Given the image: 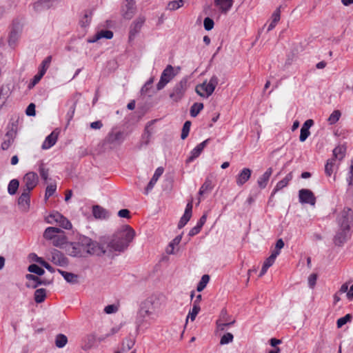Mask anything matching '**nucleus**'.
I'll use <instances>...</instances> for the list:
<instances>
[{"mask_svg": "<svg viewBox=\"0 0 353 353\" xmlns=\"http://www.w3.org/2000/svg\"><path fill=\"white\" fill-rule=\"evenodd\" d=\"M65 250L71 256L85 258L97 254L101 248L97 241L86 236L81 235L74 241L68 243Z\"/></svg>", "mask_w": 353, "mask_h": 353, "instance_id": "1", "label": "nucleus"}, {"mask_svg": "<svg viewBox=\"0 0 353 353\" xmlns=\"http://www.w3.org/2000/svg\"><path fill=\"white\" fill-rule=\"evenodd\" d=\"M352 220V210L350 208H344L337 218L339 228L334 236V243L336 245H341L347 240Z\"/></svg>", "mask_w": 353, "mask_h": 353, "instance_id": "2", "label": "nucleus"}, {"mask_svg": "<svg viewBox=\"0 0 353 353\" xmlns=\"http://www.w3.org/2000/svg\"><path fill=\"white\" fill-rule=\"evenodd\" d=\"M134 236V230L130 226L126 225L113 235L108 247L110 250L123 252L132 241Z\"/></svg>", "mask_w": 353, "mask_h": 353, "instance_id": "3", "label": "nucleus"}, {"mask_svg": "<svg viewBox=\"0 0 353 353\" xmlns=\"http://www.w3.org/2000/svg\"><path fill=\"white\" fill-rule=\"evenodd\" d=\"M159 308V299L156 296H150L141 302L137 317V325L141 326L145 318H150Z\"/></svg>", "mask_w": 353, "mask_h": 353, "instance_id": "4", "label": "nucleus"}, {"mask_svg": "<svg viewBox=\"0 0 353 353\" xmlns=\"http://www.w3.org/2000/svg\"><path fill=\"white\" fill-rule=\"evenodd\" d=\"M128 136V133L121 130L120 128L115 127L111 129L105 138V143L111 146V148H115L121 145L125 140Z\"/></svg>", "mask_w": 353, "mask_h": 353, "instance_id": "5", "label": "nucleus"}, {"mask_svg": "<svg viewBox=\"0 0 353 353\" xmlns=\"http://www.w3.org/2000/svg\"><path fill=\"white\" fill-rule=\"evenodd\" d=\"M218 83V77L213 75L209 81H205L203 83L198 85L196 87V92L199 96L208 98L214 92Z\"/></svg>", "mask_w": 353, "mask_h": 353, "instance_id": "6", "label": "nucleus"}, {"mask_svg": "<svg viewBox=\"0 0 353 353\" xmlns=\"http://www.w3.org/2000/svg\"><path fill=\"white\" fill-rule=\"evenodd\" d=\"M188 81L183 78L179 82L176 83L170 92V97L174 101H180L184 96L187 89Z\"/></svg>", "mask_w": 353, "mask_h": 353, "instance_id": "7", "label": "nucleus"}, {"mask_svg": "<svg viewBox=\"0 0 353 353\" xmlns=\"http://www.w3.org/2000/svg\"><path fill=\"white\" fill-rule=\"evenodd\" d=\"M174 69L171 65H168L163 70L160 80L157 85V89L161 90L176 76Z\"/></svg>", "mask_w": 353, "mask_h": 353, "instance_id": "8", "label": "nucleus"}, {"mask_svg": "<svg viewBox=\"0 0 353 353\" xmlns=\"http://www.w3.org/2000/svg\"><path fill=\"white\" fill-rule=\"evenodd\" d=\"M299 201L301 203L314 206L316 203V197L310 190L301 189L299 191Z\"/></svg>", "mask_w": 353, "mask_h": 353, "instance_id": "9", "label": "nucleus"}, {"mask_svg": "<svg viewBox=\"0 0 353 353\" xmlns=\"http://www.w3.org/2000/svg\"><path fill=\"white\" fill-rule=\"evenodd\" d=\"M50 261L56 265L65 267L68 265V258L59 250L54 249L51 252Z\"/></svg>", "mask_w": 353, "mask_h": 353, "instance_id": "10", "label": "nucleus"}, {"mask_svg": "<svg viewBox=\"0 0 353 353\" xmlns=\"http://www.w3.org/2000/svg\"><path fill=\"white\" fill-rule=\"evenodd\" d=\"M23 183L25 184L24 190L31 192L38 183V176L34 172L27 173L23 177Z\"/></svg>", "mask_w": 353, "mask_h": 353, "instance_id": "11", "label": "nucleus"}, {"mask_svg": "<svg viewBox=\"0 0 353 353\" xmlns=\"http://www.w3.org/2000/svg\"><path fill=\"white\" fill-rule=\"evenodd\" d=\"M30 205V192L23 190L18 199V205L23 212H28Z\"/></svg>", "mask_w": 353, "mask_h": 353, "instance_id": "12", "label": "nucleus"}, {"mask_svg": "<svg viewBox=\"0 0 353 353\" xmlns=\"http://www.w3.org/2000/svg\"><path fill=\"white\" fill-rule=\"evenodd\" d=\"M152 133L153 132L150 128V125H146L144 129V132L141 135V139L137 145V148L138 150H141V148L147 146L150 143L152 139Z\"/></svg>", "mask_w": 353, "mask_h": 353, "instance_id": "13", "label": "nucleus"}, {"mask_svg": "<svg viewBox=\"0 0 353 353\" xmlns=\"http://www.w3.org/2000/svg\"><path fill=\"white\" fill-rule=\"evenodd\" d=\"M121 11L123 17L125 19H132L136 11L135 3L134 0H125V3L122 7Z\"/></svg>", "mask_w": 353, "mask_h": 353, "instance_id": "14", "label": "nucleus"}, {"mask_svg": "<svg viewBox=\"0 0 353 353\" xmlns=\"http://www.w3.org/2000/svg\"><path fill=\"white\" fill-rule=\"evenodd\" d=\"M210 139H207L201 143L198 144L190 152V157L187 159L186 163H189L192 162L195 159L199 157V155L203 152L204 148L207 145Z\"/></svg>", "mask_w": 353, "mask_h": 353, "instance_id": "15", "label": "nucleus"}, {"mask_svg": "<svg viewBox=\"0 0 353 353\" xmlns=\"http://www.w3.org/2000/svg\"><path fill=\"white\" fill-rule=\"evenodd\" d=\"M278 255H279L278 251H272V252L270 256L265 259V261H264V263L263 264L261 270L259 275V277L263 276L267 272L268 268L274 264Z\"/></svg>", "mask_w": 353, "mask_h": 353, "instance_id": "16", "label": "nucleus"}, {"mask_svg": "<svg viewBox=\"0 0 353 353\" xmlns=\"http://www.w3.org/2000/svg\"><path fill=\"white\" fill-rule=\"evenodd\" d=\"M251 174L252 170L250 168H244L236 177L237 185H244L250 179Z\"/></svg>", "mask_w": 353, "mask_h": 353, "instance_id": "17", "label": "nucleus"}, {"mask_svg": "<svg viewBox=\"0 0 353 353\" xmlns=\"http://www.w3.org/2000/svg\"><path fill=\"white\" fill-rule=\"evenodd\" d=\"M314 125V121L312 119L306 120L303 124L301 128V133L299 136V140L301 142H304L310 134V128Z\"/></svg>", "mask_w": 353, "mask_h": 353, "instance_id": "18", "label": "nucleus"}, {"mask_svg": "<svg viewBox=\"0 0 353 353\" xmlns=\"http://www.w3.org/2000/svg\"><path fill=\"white\" fill-rule=\"evenodd\" d=\"M192 204L190 202L187 204L183 215L181 216L178 223V228L181 229L190 221L192 216Z\"/></svg>", "mask_w": 353, "mask_h": 353, "instance_id": "19", "label": "nucleus"}, {"mask_svg": "<svg viewBox=\"0 0 353 353\" xmlns=\"http://www.w3.org/2000/svg\"><path fill=\"white\" fill-rule=\"evenodd\" d=\"M164 171V169L163 167H159L156 169L152 179H150V182L148 183L145 193L147 194L149 192H150L152 188H154V185L159 180V177L163 174Z\"/></svg>", "mask_w": 353, "mask_h": 353, "instance_id": "20", "label": "nucleus"}, {"mask_svg": "<svg viewBox=\"0 0 353 353\" xmlns=\"http://www.w3.org/2000/svg\"><path fill=\"white\" fill-rule=\"evenodd\" d=\"M214 6L222 13H227L232 7L234 0H214Z\"/></svg>", "mask_w": 353, "mask_h": 353, "instance_id": "21", "label": "nucleus"}, {"mask_svg": "<svg viewBox=\"0 0 353 353\" xmlns=\"http://www.w3.org/2000/svg\"><path fill=\"white\" fill-rule=\"evenodd\" d=\"M226 316V310H223L221 312V315L219 319L216 321V327L219 331H224L227 327L233 325L235 323L234 320L231 321L230 322H223L225 321V317Z\"/></svg>", "mask_w": 353, "mask_h": 353, "instance_id": "22", "label": "nucleus"}, {"mask_svg": "<svg viewBox=\"0 0 353 353\" xmlns=\"http://www.w3.org/2000/svg\"><path fill=\"white\" fill-rule=\"evenodd\" d=\"M145 19L144 17H139L131 25L130 30V38L134 37L136 34H137L143 23H145Z\"/></svg>", "mask_w": 353, "mask_h": 353, "instance_id": "23", "label": "nucleus"}, {"mask_svg": "<svg viewBox=\"0 0 353 353\" xmlns=\"http://www.w3.org/2000/svg\"><path fill=\"white\" fill-rule=\"evenodd\" d=\"M97 336L94 334H89L84 336L82 340V349L88 350L91 349L95 345Z\"/></svg>", "mask_w": 353, "mask_h": 353, "instance_id": "24", "label": "nucleus"}, {"mask_svg": "<svg viewBox=\"0 0 353 353\" xmlns=\"http://www.w3.org/2000/svg\"><path fill=\"white\" fill-rule=\"evenodd\" d=\"M272 174V168H269L263 174L262 176H261L258 180L257 183L259 187L261 189H264L269 181V179Z\"/></svg>", "mask_w": 353, "mask_h": 353, "instance_id": "25", "label": "nucleus"}, {"mask_svg": "<svg viewBox=\"0 0 353 353\" xmlns=\"http://www.w3.org/2000/svg\"><path fill=\"white\" fill-rule=\"evenodd\" d=\"M58 138V134L53 131L50 134L47 136L45 141L42 144V149L48 150L52 147L57 142Z\"/></svg>", "mask_w": 353, "mask_h": 353, "instance_id": "26", "label": "nucleus"}, {"mask_svg": "<svg viewBox=\"0 0 353 353\" xmlns=\"http://www.w3.org/2000/svg\"><path fill=\"white\" fill-rule=\"evenodd\" d=\"M214 185L212 180L208 177L205 179V182L201 185L199 191V196H203L205 194H209L213 190Z\"/></svg>", "mask_w": 353, "mask_h": 353, "instance_id": "27", "label": "nucleus"}, {"mask_svg": "<svg viewBox=\"0 0 353 353\" xmlns=\"http://www.w3.org/2000/svg\"><path fill=\"white\" fill-rule=\"evenodd\" d=\"M292 172L288 173L282 180L279 181L276 183L275 188H274L272 194L285 188L288 185L289 182L292 179Z\"/></svg>", "mask_w": 353, "mask_h": 353, "instance_id": "28", "label": "nucleus"}, {"mask_svg": "<svg viewBox=\"0 0 353 353\" xmlns=\"http://www.w3.org/2000/svg\"><path fill=\"white\" fill-rule=\"evenodd\" d=\"M113 37V32L111 30H105L99 32L92 38L88 40V43H94L101 38L110 39Z\"/></svg>", "mask_w": 353, "mask_h": 353, "instance_id": "29", "label": "nucleus"}, {"mask_svg": "<svg viewBox=\"0 0 353 353\" xmlns=\"http://www.w3.org/2000/svg\"><path fill=\"white\" fill-rule=\"evenodd\" d=\"M92 214L96 219H106L109 216L108 212L99 205L92 207Z\"/></svg>", "mask_w": 353, "mask_h": 353, "instance_id": "30", "label": "nucleus"}, {"mask_svg": "<svg viewBox=\"0 0 353 353\" xmlns=\"http://www.w3.org/2000/svg\"><path fill=\"white\" fill-rule=\"evenodd\" d=\"M182 239V235L176 236L172 239L165 249V252L168 254H174L175 253V248L179 245Z\"/></svg>", "mask_w": 353, "mask_h": 353, "instance_id": "31", "label": "nucleus"}, {"mask_svg": "<svg viewBox=\"0 0 353 353\" xmlns=\"http://www.w3.org/2000/svg\"><path fill=\"white\" fill-rule=\"evenodd\" d=\"M338 165L334 158L328 159L325 165V173L327 176H331L335 170H336Z\"/></svg>", "mask_w": 353, "mask_h": 353, "instance_id": "32", "label": "nucleus"}, {"mask_svg": "<svg viewBox=\"0 0 353 353\" xmlns=\"http://www.w3.org/2000/svg\"><path fill=\"white\" fill-rule=\"evenodd\" d=\"M57 272L64 278V279L68 283L72 284L77 283L78 276L77 274L71 272H68L60 269H58Z\"/></svg>", "mask_w": 353, "mask_h": 353, "instance_id": "33", "label": "nucleus"}, {"mask_svg": "<svg viewBox=\"0 0 353 353\" xmlns=\"http://www.w3.org/2000/svg\"><path fill=\"white\" fill-rule=\"evenodd\" d=\"M61 230L59 228L48 227L47 228L43 233V237L48 240H52L54 239L57 233H59Z\"/></svg>", "mask_w": 353, "mask_h": 353, "instance_id": "34", "label": "nucleus"}, {"mask_svg": "<svg viewBox=\"0 0 353 353\" xmlns=\"http://www.w3.org/2000/svg\"><path fill=\"white\" fill-rule=\"evenodd\" d=\"M345 152L346 148L344 145H339L333 150L332 158H334L336 161V159L341 161L344 158Z\"/></svg>", "mask_w": 353, "mask_h": 353, "instance_id": "35", "label": "nucleus"}, {"mask_svg": "<svg viewBox=\"0 0 353 353\" xmlns=\"http://www.w3.org/2000/svg\"><path fill=\"white\" fill-rule=\"evenodd\" d=\"M46 297V290L44 288L37 289L34 292V301L37 303H41L45 301Z\"/></svg>", "mask_w": 353, "mask_h": 353, "instance_id": "36", "label": "nucleus"}, {"mask_svg": "<svg viewBox=\"0 0 353 353\" xmlns=\"http://www.w3.org/2000/svg\"><path fill=\"white\" fill-rule=\"evenodd\" d=\"M62 214L58 212H54L48 216L46 219V222L49 224H53L54 223H58L61 219H62Z\"/></svg>", "mask_w": 353, "mask_h": 353, "instance_id": "37", "label": "nucleus"}, {"mask_svg": "<svg viewBox=\"0 0 353 353\" xmlns=\"http://www.w3.org/2000/svg\"><path fill=\"white\" fill-rule=\"evenodd\" d=\"M68 343V338L65 334H59L56 336L55 338V345L59 348H62Z\"/></svg>", "mask_w": 353, "mask_h": 353, "instance_id": "38", "label": "nucleus"}, {"mask_svg": "<svg viewBox=\"0 0 353 353\" xmlns=\"http://www.w3.org/2000/svg\"><path fill=\"white\" fill-rule=\"evenodd\" d=\"M19 185V182L17 179H12L10 181L8 186V192L10 194L14 195L16 194Z\"/></svg>", "mask_w": 353, "mask_h": 353, "instance_id": "39", "label": "nucleus"}, {"mask_svg": "<svg viewBox=\"0 0 353 353\" xmlns=\"http://www.w3.org/2000/svg\"><path fill=\"white\" fill-rule=\"evenodd\" d=\"M209 281H210V276L208 274L203 275L200 281L199 282V283L197 285L196 290L198 292H201L202 290H203L205 289V288L206 287L207 284L208 283Z\"/></svg>", "mask_w": 353, "mask_h": 353, "instance_id": "40", "label": "nucleus"}, {"mask_svg": "<svg viewBox=\"0 0 353 353\" xmlns=\"http://www.w3.org/2000/svg\"><path fill=\"white\" fill-rule=\"evenodd\" d=\"M185 0H174L170 1L168 4L167 9L170 10H176L183 6Z\"/></svg>", "mask_w": 353, "mask_h": 353, "instance_id": "41", "label": "nucleus"}, {"mask_svg": "<svg viewBox=\"0 0 353 353\" xmlns=\"http://www.w3.org/2000/svg\"><path fill=\"white\" fill-rule=\"evenodd\" d=\"M203 104L201 103H194L190 108V115L192 117H196L203 110Z\"/></svg>", "mask_w": 353, "mask_h": 353, "instance_id": "42", "label": "nucleus"}, {"mask_svg": "<svg viewBox=\"0 0 353 353\" xmlns=\"http://www.w3.org/2000/svg\"><path fill=\"white\" fill-rule=\"evenodd\" d=\"M19 38V32L16 29H12L10 33L8 43L10 46L15 45Z\"/></svg>", "mask_w": 353, "mask_h": 353, "instance_id": "43", "label": "nucleus"}, {"mask_svg": "<svg viewBox=\"0 0 353 353\" xmlns=\"http://www.w3.org/2000/svg\"><path fill=\"white\" fill-rule=\"evenodd\" d=\"M44 74V70H39L38 73L34 76L33 79H32V81L28 85L29 88H32L36 84H37Z\"/></svg>", "mask_w": 353, "mask_h": 353, "instance_id": "44", "label": "nucleus"}, {"mask_svg": "<svg viewBox=\"0 0 353 353\" xmlns=\"http://www.w3.org/2000/svg\"><path fill=\"white\" fill-rule=\"evenodd\" d=\"M39 172L41 179L46 182L48 179L49 170L44 166L43 163L39 165Z\"/></svg>", "mask_w": 353, "mask_h": 353, "instance_id": "45", "label": "nucleus"}, {"mask_svg": "<svg viewBox=\"0 0 353 353\" xmlns=\"http://www.w3.org/2000/svg\"><path fill=\"white\" fill-rule=\"evenodd\" d=\"M190 126L191 122L190 121H186L184 123L181 134V139L184 140L188 137L190 132Z\"/></svg>", "mask_w": 353, "mask_h": 353, "instance_id": "46", "label": "nucleus"}, {"mask_svg": "<svg viewBox=\"0 0 353 353\" xmlns=\"http://www.w3.org/2000/svg\"><path fill=\"white\" fill-rule=\"evenodd\" d=\"M341 112L339 110H334L328 117V122L330 124L332 125L336 123L341 117Z\"/></svg>", "mask_w": 353, "mask_h": 353, "instance_id": "47", "label": "nucleus"}, {"mask_svg": "<svg viewBox=\"0 0 353 353\" xmlns=\"http://www.w3.org/2000/svg\"><path fill=\"white\" fill-rule=\"evenodd\" d=\"M352 319V316L350 314H347L345 316L339 318L337 320L336 325L339 328L343 326L345 324H346L347 322H350Z\"/></svg>", "mask_w": 353, "mask_h": 353, "instance_id": "48", "label": "nucleus"}, {"mask_svg": "<svg viewBox=\"0 0 353 353\" xmlns=\"http://www.w3.org/2000/svg\"><path fill=\"white\" fill-rule=\"evenodd\" d=\"M28 270L29 272L34 273L39 276L43 275L45 272L43 269H42L36 264H31L30 265H29Z\"/></svg>", "mask_w": 353, "mask_h": 353, "instance_id": "49", "label": "nucleus"}, {"mask_svg": "<svg viewBox=\"0 0 353 353\" xmlns=\"http://www.w3.org/2000/svg\"><path fill=\"white\" fill-rule=\"evenodd\" d=\"M234 336L232 333L227 332L223 334V336L221 338L220 344L225 345L231 343L233 341Z\"/></svg>", "mask_w": 353, "mask_h": 353, "instance_id": "50", "label": "nucleus"}, {"mask_svg": "<svg viewBox=\"0 0 353 353\" xmlns=\"http://www.w3.org/2000/svg\"><path fill=\"white\" fill-rule=\"evenodd\" d=\"M200 310H201L200 306L193 305L192 309L191 311H190L186 320L188 321V319L190 318L192 321H194V319H195L196 316H197V314H199Z\"/></svg>", "mask_w": 353, "mask_h": 353, "instance_id": "51", "label": "nucleus"}, {"mask_svg": "<svg viewBox=\"0 0 353 353\" xmlns=\"http://www.w3.org/2000/svg\"><path fill=\"white\" fill-rule=\"evenodd\" d=\"M26 279L29 281H33L34 282V284L32 285L33 288H37L39 285L43 284V283L41 281V279L35 275L33 274H27Z\"/></svg>", "mask_w": 353, "mask_h": 353, "instance_id": "52", "label": "nucleus"}, {"mask_svg": "<svg viewBox=\"0 0 353 353\" xmlns=\"http://www.w3.org/2000/svg\"><path fill=\"white\" fill-rule=\"evenodd\" d=\"M59 226L65 229V230H70L72 228V223L70 222V221L62 216V219H60L59 222L58 223Z\"/></svg>", "mask_w": 353, "mask_h": 353, "instance_id": "53", "label": "nucleus"}, {"mask_svg": "<svg viewBox=\"0 0 353 353\" xmlns=\"http://www.w3.org/2000/svg\"><path fill=\"white\" fill-rule=\"evenodd\" d=\"M76 109V102H74L70 107L67 114H66V119L68 120V123H69L70 121L73 119L74 112Z\"/></svg>", "mask_w": 353, "mask_h": 353, "instance_id": "54", "label": "nucleus"}, {"mask_svg": "<svg viewBox=\"0 0 353 353\" xmlns=\"http://www.w3.org/2000/svg\"><path fill=\"white\" fill-rule=\"evenodd\" d=\"M57 190V185L56 184H50L47 186L46 190V194L45 196L46 199L49 198L50 196H52Z\"/></svg>", "mask_w": 353, "mask_h": 353, "instance_id": "55", "label": "nucleus"}, {"mask_svg": "<svg viewBox=\"0 0 353 353\" xmlns=\"http://www.w3.org/2000/svg\"><path fill=\"white\" fill-rule=\"evenodd\" d=\"M214 21L210 17H206L203 21V26L205 30L210 31L214 28Z\"/></svg>", "mask_w": 353, "mask_h": 353, "instance_id": "56", "label": "nucleus"}, {"mask_svg": "<svg viewBox=\"0 0 353 353\" xmlns=\"http://www.w3.org/2000/svg\"><path fill=\"white\" fill-rule=\"evenodd\" d=\"M52 240L53 241V245L56 247H61L65 242V238L64 236H59L57 235L54 239H52Z\"/></svg>", "mask_w": 353, "mask_h": 353, "instance_id": "57", "label": "nucleus"}, {"mask_svg": "<svg viewBox=\"0 0 353 353\" xmlns=\"http://www.w3.org/2000/svg\"><path fill=\"white\" fill-rule=\"evenodd\" d=\"M52 61L51 56L47 57L41 63L39 70H44V74H46L50 63Z\"/></svg>", "mask_w": 353, "mask_h": 353, "instance_id": "58", "label": "nucleus"}, {"mask_svg": "<svg viewBox=\"0 0 353 353\" xmlns=\"http://www.w3.org/2000/svg\"><path fill=\"white\" fill-rule=\"evenodd\" d=\"M6 137H8V139H5L1 143V148L4 150H8L13 142V139L9 137L8 133L6 134Z\"/></svg>", "mask_w": 353, "mask_h": 353, "instance_id": "59", "label": "nucleus"}, {"mask_svg": "<svg viewBox=\"0 0 353 353\" xmlns=\"http://www.w3.org/2000/svg\"><path fill=\"white\" fill-rule=\"evenodd\" d=\"M118 311V307L114 304L108 305L105 307L104 312L106 314H114Z\"/></svg>", "mask_w": 353, "mask_h": 353, "instance_id": "60", "label": "nucleus"}, {"mask_svg": "<svg viewBox=\"0 0 353 353\" xmlns=\"http://www.w3.org/2000/svg\"><path fill=\"white\" fill-rule=\"evenodd\" d=\"M317 275L316 274H312L308 277V285L310 288H313L316 283Z\"/></svg>", "mask_w": 353, "mask_h": 353, "instance_id": "61", "label": "nucleus"}, {"mask_svg": "<svg viewBox=\"0 0 353 353\" xmlns=\"http://www.w3.org/2000/svg\"><path fill=\"white\" fill-rule=\"evenodd\" d=\"M347 181L349 185H352L353 184V159H352V161H351L350 170L348 173Z\"/></svg>", "mask_w": 353, "mask_h": 353, "instance_id": "62", "label": "nucleus"}, {"mask_svg": "<svg viewBox=\"0 0 353 353\" xmlns=\"http://www.w3.org/2000/svg\"><path fill=\"white\" fill-rule=\"evenodd\" d=\"M26 113L28 116H34L35 115V105L34 103H30L26 108Z\"/></svg>", "mask_w": 353, "mask_h": 353, "instance_id": "63", "label": "nucleus"}, {"mask_svg": "<svg viewBox=\"0 0 353 353\" xmlns=\"http://www.w3.org/2000/svg\"><path fill=\"white\" fill-rule=\"evenodd\" d=\"M281 14L280 10L276 9L272 15V20L274 21V23H278L280 20Z\"/></svg>", "mask_w": 353, "mask_h": 353, "instance_id": "64", "label": "nucleus"}]
</instances>
